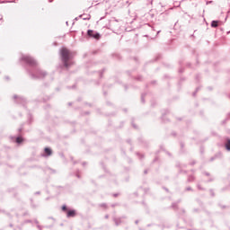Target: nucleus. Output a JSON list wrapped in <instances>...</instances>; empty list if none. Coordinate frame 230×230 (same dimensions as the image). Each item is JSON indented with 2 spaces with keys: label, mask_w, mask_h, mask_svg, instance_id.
Returning a JSON list of instances; mask_svg holds the SVG:
<instances>
[{
  "label": "nucleus",
  "mask_w": 230,
  "mask_h": 230,
  "mask_svg": "<svg viewBox=\"0 0 230 230\" xmlns=\"http://www.w3.org/2000/svg\"><path fill=\"white\" fill-rule=\"evenodd\" d=\"M60 57L64 64V66L66 69L71 67V66H73V61H71V58H73V52L67 49V48H62L60 49Z\"/></svg>",
  "instance_id": "1"
},
{
  "label": "nucleus",
  "mask_w": 230,
  "mask_h": 230,
  "mask_svg": "<svg viewBox=\"0 0 230 230\" xmlns=\"http://www.w3.org/2000/svg\"><path fill=\"white\" fill-rule=\"evenodd\" d=\"M66 217L68 218H71L73 217H76V211H75V210H67L66 211Z\"/></svg>",
  "instance_id": "2"
},
{
  "label": "nucleus",
  "mask_w": 230,
  "mask_h": 230,
  "mask_svg": "<svg viewBox=\"0 0 230 230\" xmlns=\"http://www.w3.org/2000/svg\"><path fill=\"white\" fill-rule=\"evenodd\" d=\"M26 62H28V64H31V66H35V59L31 58L30 57L25 58Z\"/></svg>",
  "instance_id": "3"
},
{
  "label": "nucleus",
  "mask_w": 230,
  "mask_h": 230,
  "mask_svg": "<svg viewBox=\"0 0 230 230\" xmlns=\"http://www.w3.org/2000/svg\"><path fill=\"white\" fill-rule=\"evenodd\" d=\"M44 152L46 155H51V154H53V151L49 147H45Z\"/></svg>",
  "instance_id": "4"
},
{
  "label": "nucleus",
  "mask_w": 230,
  "mask_h": 230,
  "mask_svg": "<svg viewBox=\"0 0 230 230\" xmlns=\"http://www.w3.org/2000/svg\"><path fill=\"white\" fill-rule=\"evenodd\" d=\"M211 26L212 28H218V21H213Z\"/></svg>",
  "instance_id": "5"
},
{
  "label": "nucleus",
  "mask_w": 230,
  "mask_h": 230,
  "mask_svg": "<svg viewBox=\"0 0 230 230\" xmlns=\"http://www.w3.org/2000/svg\"><path fill=\"white\" fill-rule=\"evenodd\" d=\"M226 150H230V139L226 140Z\"/></svg>",
  "instance_id": "6"
},
{
  "label": "nucleus",
  "mask_w": 230,
  "mask_h": 230,
  "mask_svg": "<svg viewBox=\"0 0 230 230\" xmlns=\"http://www.w3.org/2000/svg\"><path fill=\"white\" fill-rule=\"evenodd\" d=\"M22 141H23V139H22V137H18L16 138V143H18V144L22 143Z\"/></svg>",
  "instance_id": "7"
},
{
  "label": "nucleus",
  "mask_w": 230,
  "mask_h": 230,
  "mask_svg": "<svg viewBox=\"0 0 230 230\" xmlns=\"http://www.w3.org/2000/svg\"><path fill=\"white\" fill-rule=\"evenodd\" d=\"M88 35H89V37H93V35H94V31H93L89 30V31H88Z\"/></svg>",
  "instance_id": "8"
},
{
  "label": "nucleus",
  "mask_w": 230,
  "mask_h": 230,
  "mask_svg": "<svg viewBox=\"0 0 230 230\" xmlns=\"http://www.w3.org/2000/svg\"><path fill=\"white\" fill-rule=\"evenodd\" d=\"M93 39H96L98 40V39H100V33H94L93 36H92Z\"/></svg>",
  "instance_id": "9"
},
{
  "label": "nucleus",
  "mask_w": 230,
  "mask_h": 230,
  "mask_svg": "<svg viewBox=\"0 0 230 230\" xmlns=\"http://www.w3.org/2000/svg\"><path fill=\"white\" fill-rule=\"evenodd\" d=\"M62 211H66L67 212V207L66 205L62 207Z\"/></svg>",
  "instance_id": "10"
}]
</instances>
